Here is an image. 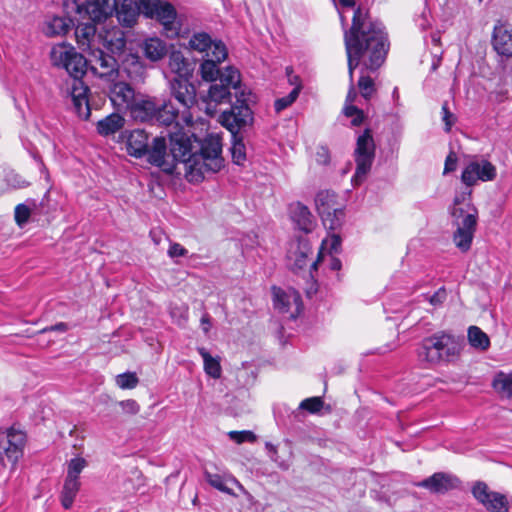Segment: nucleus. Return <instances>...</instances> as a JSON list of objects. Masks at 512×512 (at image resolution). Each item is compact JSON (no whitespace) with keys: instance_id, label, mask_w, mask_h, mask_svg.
Instances as JSON below:
<instances>
[{"instance_id":"nucleus-1","label":"nucleus","mask_w":512,"mask_h":512,"mask_svg":"<svg viewBox=\"0 0 512 512\" xmlns=\"http://www.w3.org/2000/svg\"><path fill=\"white\" fill-rule=\"evenodd\" d=\"M344 42L351 82L346 103L351 105L357 96L352 84L354 69L361 61L368 70L378 69L385 60L389 44L382 24L367 21L360 8L355 9L352 26L344 32Z\"/></svg>"},{"instance_id":"nucleus-2","label":"nucleus","mask_w":512,"mask_h":512,"mask_svg":"<svg viewBox=\"0 0 512 512\" xmlns=\"http://www.w3.org/2000/svg\"><path fill=\"white\" fill-rule=\"evenodd\" d=\"M222 143L218 135H208L199 151H193L191 138L184 133L174 134L170 138V155L177 164L183 165L185 178L191 183L201 182L206 175L221 170L224 159L221 156Z\"/></svg>"},{"instance_id":"nucleus-3","label":"nucleus","mask_w":512,"mask_h":512,"mask_svg":"<svg viewBox=\"0 0 512 512\" xmlns=\"http://www.w3.org/2000/svg\"><path fill=\"white\" fill-rule=\"evenodd\" d=\"M52 65L67 71L69 78L65 81L62 92L72 100L77 115L87 120L91 114L88 101V87L82 81L87 71V60L76 49L66 43L54 45L50 52Z\"/></svg>"},{"instance_id":"nucleus-4","label":"nucleus","mask_w":512,"mask_h":512,"mask_svg":"<svg viewBox=\"0 0 512 512\" xmlns=\"http://www.w3.org/2000/svg\"><path fill=\"white\" fill-rule=\"evenodd\" d=\"M461 350L458 337L446 332H437L422 340L417 349V356L420 362L436 366L453 361L460 355Z\"/></svg>"},{"instance_id":"nucleus-5","label":"nucleus","mask_w":512,"mask_h":512,"mask_svg":"<svg viewBox=\"0 0 512 512\" xmlns=\"http://www.w3.org/2000/svg\"><path fill=\"white\" fill-rule=\"evenodd\" d=\"M192 51L202 55L200 73L204 80H214L219 74L218 65L227 58V48L221 41H214L205 32L194 33L188 42Z\"/></svg>"},{"instance_id":"nucleus-6","label":"nucleus","mask_w":512,"mask_h":512,"mask_svg":"<svg viewBox=\"0 0 512 512\" xmlns=\"http://www.w3.org/2000/svg\"><path fill=\"white\" fill-rule=\"evenodd\" d=\"M236 102L229 111L220 116L221 124L235 137L237 132L253 122V112L250 108L256 102V97L250 90H240L235 93Z\"/></svg>"},{"instance_id":"nucleus-7","label":"nucleus","mask_w":512,"mask_h":512,"mask_svg":"<svg viewBox=\"0 0 512 512\" xmlns=\"http://www.w3.org/2000/svg\"><path fill=\"white\" fill-rule=\"evenodd\" d=\"M219 80V83H213L205 97V102L207 103V112L212 113L210 108L211 104L215 105L225 103L229 100L231 92L230 90L233 88L236 92L243 90L240 86L241 79L240 73L234 67L228 66L224 71L219 70V74L216 79L213 81Z\"/></svg>"},{"instance_id":"nucleus-8","label":"nucleus","mask_w":512,"mask_h":512,"mask_svg":"<svg viewBox=\"0 0 512 512\" xmlns=\"http://www.w3.org/2000/svg\"><path fill=\"white\" fill-rule=\"evenodd\" d=\"M375 158V143L372 133L366 129L363 134L359 135L356 141L354 151V160L356 170L352 177L354 186L361 185L369 174Z\"/></svg>"},{"instance_id":"nucleus-9","label":"nucleus","mask_w":512,"mask_h":512,"mask_svg":"<svg viewBox=\"0 0 512 512\" xmlns=\"http://www.w3.org/2000/svg\"><path fill=\"white\" fill-rule=\"evenodd\" d=\"M26 434L19 429L9 428L0 430V463L12 468L23 456Z\"/></svg>"},{"instance_id":"nucleus-10","label":"nucleus","mask_w":512,"mask_h":512,"mask_svg":"<svg viewBox=\"0 0 512 512\" xmlns=\"http://www.w3.org/2000/svg\"><path fill=\"white\" fill-rule=\"evenodd\" d=\"M67 11L75 10L80 18L101 23L111 17L116 8V0H89L79 4L76 0H69L64 3Z\"/></svg>"},{"instance_id":"nucleus-11","label":"nucleus","mask_w":512,"mask_h":512,"mask_svg":"<svg viewBox=\"0 0 512 512\" xmlns=\"http://www.w3.org/2000/svg\"><path fill=\"white\" fill-rule=\"evenodd\" d=\"M471 212L464 214L462 208L453 209V216L457 221V230L453 240L457 248L466 252L470 249L477 224V210L472 208Z\"/></svg>"},{"instance_id":"nucleus-12","label":"nucleus","mask_w":512,"mask_h":512,"mask_svg":"<svg viewBox=\"0 0 512 512\" xmlns=\"http://www.w3.org/2000/svg\"><path fill=\"white\" fill-rule=\"evenodd\" d=\"M144 15L156 18L163 26L168 36L177 35L175 26L176 11L168 2L162 0H142Z\"/></svg>"},{"instance_id":"nucleus-13","label":"nucleus","mask_w":512,"mask_h":512,"mask_svg":"<svg viewBox=\"0 0 512 512\" xmlns=\"http://www.w3.org/2000/svg\"><path fill=\"white\" fill-rule=\"evenodd\" d=\"M496 175V167L490 161L484 158H474L462 171L461 180L467 187H471L479 181H493Z\"/></svg>"},{"instance_id":"nucleus-14","label":"nucleus","mask_w":512,"mask_h":512,"mask_svg":"<svg viewBox=\"0 0 512 512\" xmlns=\"http://www.w3.org/2000/svg\"><path fill=\"white\" fill-rule=\"evenodd\" d=\"M92 58L90 59L91 70L95 75L106 78L109 81H115L120 75V70L116 59L104 53L99 48L90 51Z\"/></svg>"},{"instance_id":"nucleus-15","label":"nucleus","mask_w":512,"mask_h":512,"mask_svg":"<svg viewBox=\"0 0 512 512\" xmlns=\"http://www.w3.org/2000/svg\"><path fill=\"white\" fill-rule=\"evenodd\" d=\"M273 303L279 312L287 313L291 318H296L302 311L301 296L292 288L283 290L273 287Z\"/></svg>"},{"instance_id":"nucleus-16","label":"nucleus","mask_w":512,"mask_h":512,"mask_svg":"<svg viewBox=\"0 0 512 512\" xmlns=\"http://www.w3.org/2000/svg\"><path fill=\"white\" fill-rule=\"evenodd\" d=\"M474 498L488 511L502 510L508 508V500L504 494L489 489L485 482L478 481L472 487Z\"/></svg>"},{"instance_id":"nucleus-17","label":"nucleus","mask_w":512,"mask_h":512,"mask_svg":"<svg viewBox=\"0 0 512 512\" xmlns=\"http://www.w3.org/2000/svg\"><path fill=\"white\" fill-rule=\"evenodd\" d=\"M148 161L159 167L162 171L167 174H173L174 160L171 159L170 152H166V142L164 138L156 137L153 140L151 149H148Z\"/></svg>"},{"instance_id":"nucleus-18","label":"nucleus","mask_w":512,"mask_h":512,"mask_svg":"<svg viewBox=\"0 0 512 512\" xmlns=\"http://www.w3.org/2000/svg\"><path fill=\"white\" fill-rule=\"evenodd\" d=\"M416 485L418 487H422L429 490L431 493L445 494L448 491L457 488L459 485V480L457 477L451 474L437 472L434 473L432 476L417 483Z\"/></svg>"},{"instance_id":"nucleus-19","label":"nucleus","mask_w":512,"mask_h":512,"mask_svg":"<svg viewBox=\"0 0 512 512\" xmlns=\"http://www.w3.org/2000/svg\"><path fill=\"white\" fill-rule=\"evenodd\" d=\"M142 0H121L114 10L119 23L124 27H132L140 13L144 14Z\"/></svg>"},{"instance_id":"nucleus-20","label":"nucleus","mask_w":512,"mask_h":512,"mask_svg":"<svg viewBox=\"0 0 512 512\" xmlns=\"http://www.w3.org/2000/svg\"><path fill=\"white\" fill-rule=\"evenodd\" d=\"M110 87V100L117 109H129L136 99L134 89L130 84L124 82L122 79L119 81H112Z\"/></svg>"},{"instance_id":"nucleus-21","label":"nucleus","mask_w":512,"mask_h":512,"mask_svg":"<svg viewBox=\"0 0 512 512\" xmlns=\"http://www.w3.org/2000/svg\"><path fill=\"white\" fill-rule=\"evenodd\" d=\"M171 93L178 105L183 108V113L191 108L196 101L195 87L187 80L175 78L171 81Z\"/></svg>"},{"instance_id":"nucleus-22","label":"nucleus","mask_w":512,"mask_h":512,"mask_svg":"<svg viewBox=\"0 0 512 512\" xmlns=\"http://www.w3.org/2000/svg\"><path fill=\"white\" fill-rule=\"evenodd\" d=\"M312 253L309 241L298 238L289 243L287 259L292 269H302L307 265V258Z\"/></svg>"},{"instance_id":"nucleus-23","label":"nucleus","mask_w":512,"mask_h":512,"mask_svg":"<svg viewBox=\"0 0 512 512\" xmlns=\"http://www.w3.org/2000/svg\"><path fill=\"white\" fill-rule=\"evenodd\" d=\"M289 214L293 223L298 229L308 233L314 227V217L309 208L300 202H295L289 206Z\"/></svg>"},{"instance_id":"nucleus-24","label":"nucleus","mask_w":512,"mask_h":512,"mask_svg":"<svg viewBox=\"0 0 512 512\" xmlns=\"http://www.w3.org/2000/svg\"><path fill=\"white\" fill-rule=\"evenodd\" d=\"M118 78L123 79V75L135 83L141 82L145 78L146 69L137 55L130 54L123 61Z\"/></svg>"},{"instance_id":"nucleus-25","label":"nucleus","mask_w":512,"mask_h":512,"mask_svg":"<svg viewBox=\"0 0 512 512\" xmlns=\"http://www.w3.org/2000/svg\"><path fill=\"white\" fill-rule=\"evenodd\" d=\"M129 110L134 119L141 122L150 121L156 119L158 104L151 99L136 98Z\"/></svg>"},{"instance_id":"nucleus-26","label":"nucleus","mask_w":512,"mask_h":512,"mask_svg":"<svg viewBox=\"0 0 512 512\" xmlns=\"http://www.w3.org/2000/svg\"><path fill=\"white\" fill-rule=\"evenodd\" d=\"M95 23H80L76 26L75 36L78 45L84 51H91L95 49L96 42H99L98 35H96Z\"/></svg>"},{"instance_id":"nucleus-27","label":"nucleus","mask_w":512,"mask_h":512,"mask_svg":"<svg viewBox=\"0 0 512 512\" xmlns=\"http://www.w3.org/2000/svg\"><path fill=\"white\" fill-rule=\"evenodd\" d=\"M492 44L498 54L512 56V33L505 25L495 26Z\"/></svg>"},{"instance_id":"nucleus-28","label":"nucleus","mask_w":512,"mask_h":512,"mask_svg":"<svg viewBox=\"0 0 512 512\" xmlns=\"http://www.w3.org/2000/svg\"><path fill=\"white\" fill-rule=\"evenodd\" d=\"M141 50L148 60L157 62L167 55L168 46L164 40L158 37H150L142 42Z\"/></svg>"},{"instance_id":"nucleus-29","label":"nucleus","mask_w":512,"mask_h":512,"mask_svg":"<svg viewBox=\"0 0 512 512\" xmlns=\"http://www.w3.org/2000/svg\"><path fill=\"white\" fill-rule=\"evenodd\" d=\"M127 151L134 157H142L148 151V135L144 130L135 129L127 139Z\"/></svg>"},{"instance_id":"nucleus-30","label":"nucleus","mask_w":512,"mask_h":512,"mask_svg":"<svg viewBox=\"0 0 512 512\" xmlns=\"http://www.w3.org/2000/svg\"><path fill=\"white\" fill-rule=\"evenodd\" d=\"M72 26H74V20L66 17L52 16L45 20L43 32L50 37L61 36L65 35Z\"/></svg>"},{"instance_id":"nucleus-31","label":"nucleus","mask_w":512,"mask_h":512,"mask_svg":"<svg viewBox=\"0 0 512 512\" xmlns=\"http://www.w3.org/2000/svg\"><path fill=\"white\" fill-rule=\"evenodd\" d=\"M99 42H103V46L112 53H119L126 46L125 35L119 28L105 31L104 34H98Z\"/></svg>"},{"instance_id":"nucleus-32","label":"nucleus","mask_w":512,"mask_h":512,"mask_svg":"<svg viewBox=\"0 0 512 512\" xmlns=\"http://www.w3.org/2000/svg\"><path fill=\"white\" fill-rule=\"evenodd\" d=\"M205 479L212 487L221 492L234 495L232 490L228 487V483H230L237 486L243 493L247 494V491L244 489L242 484L232 475L222 476L219 474L205 472Z\"/></svg>"},{"instance_id":"nucleus-33","label":"nucleus","mask_w":512,"mask_h":512,"mask_svg":"<svg viewBox=\"0 0 512 512\" xmlns=\"http://www.w3.org/2000/svg\"><path fill=\"white\" fill-rule=\"evenodd\" d=\"M124 125V118L117 114L112 113L104 119L97 122V132L101 136H109L118 132Z\"/></svg>"},{"instance_id":"nucleus-34","label":"nucleus","mask_w":512,"mask_h":512,"mask_svg":"<svg viewBox=\"0 0 512 512\" xmlns=\"http://www.w3.org/2000/svg\"><path fill=\"white\" fill-rule=\"evenodd\" d=\"M315 205L320 216L330 213V210L337 208V196L333 191L324 190L317 193Z\"/></svg>"},{"instance_id":"nucleus-35","label":"nucleus","mask_w":512,"mask_h":512,"mask_svg":"<svg viewBox=\"0 0 512 512\" xmlns=\"http://www.w3.org/2000/svg\"><path fill=\"white\" fill-rule=\"evenodd\" d=\"M79 489V479H65L61 494V503L65 509H69L72 506Z\"/></svg>"},{"instance_id":"nucleus-36","label":"nucleus","mask_w":512,"mask_h":512,"mask_svg":"<svg viewBox=\"0 0 512 512\" xmlns=\"http://www.w3.org/2000/svg\"><path fill=\"white\" fill-rule=\"evenodd\" d=\"M468 340L473 348L480 351H486L490 346V339L488 335L477 326L469 327Z\"/></svg>"},{"instance_id":"nucleus-37","label":"nucleus","mask_w":512,"mask_h":512,"mask_svg":"<svg viewBox=\"0 0 512 512\" xmlns=\"http://www.w3.org/2000/svg\"><path fill=\"white\" fill-rule=\"evenodd\" d=\"M180 112V108L176 107L171 101L158 104L156 120L164 125L173 123Z\"/></svg>"},{"instance_id":"nucleus-38","label":"nucleus","mask_w":512,"mask_h":512,"mask_svg":"<svg viewBox=\"0 0 512 512\" xmlns=\"http://www.w3.org/2000/svg\"><path fill=\"white\" fill-rule=\"evenodd\" d=\"M169 68L180 78L189 73V63L180 51H172L169 55Z\"/></svg>"},{"instance_id":"nucleus-39","label":"nucleus","mask_w":512,"mask_h":512,"mask_svg":"<svg viewBox=\"0 0 512 512\" xmlns=\"http://www.w3.org/2000/svg\"><path fill=\"white\" fill-rule=\"evenodd\" d=\"M492 385L501 396L512 397V373L499 372Z\"/></svg>"},{"instance_id":"nucleus-40","label":"nucleus","mask_w":512,"mask_h":512,"mask_svg":"<svg viewBox=\"0 0 512 512\" xmlns=\"http://www.w3.org/2000/svg\"><path fill=\"white\" fill-rule=\"evenodd\" d=\"M199 354L203 358L205 372L214 379L221 376V366L219 360L212 357L205 348H198Z\"/></svg>"},{"instance_id":"nucleus-41","label":"nucleus","mask_w":512,"mask_h":512,"mask_svg":"<svg viewBox=\"0 0 512 512\" xmlns=\"http://www.w3.org/2000/svg\"><path fill=\"white\" fill-rule=\"evenodd\" d=\"M329 212L330 213L321 216L323 224L326 228L330 230H336L343 223L344 210L341 207H337L333 210H330Z\"/></svg>"},{"instance_id":"nucleus-42","label":"nucleus","mask_w":512,"mask_h":512,"mask_svg":"<svg viewBox=\"0 0 512 512\" xmlns=\"http://www.w3.org/2000/svg\"><path fill=\"white\" fill-rule=\"evenodd\" d=\"M233 138V143L231 147V154L233 162L237 165H241L246 160V148L242 141V139L237 138V134Z\"/></svg>"},{"instance_id":"nucleus-43","label":"nucleus","mask_w":512,"mask_h":512,"mask_svg":"<svg viewBox=\"0 0 512 512\" xmlns=\"http://www.w3.org/2000/svg\"><path fill=\"white\" fill-rule=\"evenodd\" d=\"M115 382L121 389H133L138 385L139 379L136 373L126 372L116 376Z\"/></svg>"},{"instance_id":"nucleus-44","label":"nucleus","mask_w":512,"mask_h":512,"mask_svg":"<svg viewBox=\"0 0 512 512\" xmlns=\"http://www.w3.org/2000/svg\"><path fill=\"white\" fill-rule=\"evenodd\" d=\"M87 466V461L84 458L76 457L68 462L67 476L70 479H79L80 473Z\"/></svg>"},{"instance_id":"nucleus-45","label":"nucleus","mask_w":512,"mask_h":512,"mask_svg":"<svg viewBox=\"0 0 512 512\" xmlns=\"http://www.w3.org/2000/svg\"><path fill=\"white\" fill-rule=\"evenodd\" d=\"M300 90L301 85L297 84L287 96L277 99L274 104L275 110L280 112L290 106L299 96Z\"/></svg>"},{"instance_id":"nucleus-46","label":"nucleus","mask_w":512,"mask_h":512,"mask_svg":"<svg viewBox=\"0 0 512 512\" xmlns=\"http://www.w3.org/2000/svg\"><path fill=\"white\" fill-rule=\"evenodd\" d=\"M358 87H359L361 95L366 100H369L375 92L374 82L368 76L362 75L360 77V79L358 81Z\"/></svg>"},{"instance_id":"nucleus-47","label":"nucleus","mask_w":512,"mask_h":512,"mask_svg":"<svg viewBox=\"0 0 512 512\" xmlns=\"http://www.w3.org/2000/svg\"><path fill=\"white\" fill-rule=\"evenodd\" d=\"M323 405L324 402L320 397H311L303 400L299 405V409L306 410L314 414L319 412Z\"/></svg>"},{"instance_id":"nucleus-48","label":"nucleus","mask_w":512,"mask_h":512,"mask_svg":"<svg viewBox=\"0 0 512 512\" xmlns=\"http://www.w3.org/2000/svg\"><path fill=\"white\" fill-rule=\"evenodd\" d=\"M470 196L471 190L463 191L455 196L454 198V209L462 208L464 210V214L467 212H471L473 207H470Z\"/></svg>"},{"instance_id":"nucleus-49","label":"nucleus","mask_w":512,"mask_h":512,"mask_svg":"<svg viewBox=\"0 0 512 512\" xmlns=\"http://www.w3.org/2000/svg\"><path fill=\"white\" fill-rule=\"evenodd\" d=\"M170 314L179 326H184L188 319V307L186 305L173 306Z\"/></svg>"},{"instance_id":"nucleus-50","label":"nucleus","mask_w":512,"mask_h":512,"mask_svg":"<svg viewBox=\"0 0 512 512\" xmlns=\"http://www.w3.org/2000/svg\"><path fill=\"white\" fill-rule=\"evenodd\" d=\"M343 111H344L345 116L352 118L351 123L353 126H359L362 123L363 112L361 110H359L356 106H354L352 104L351 105L346 104Z\"/></svg>"},{"instance_id":"nucleus-51","label":"nucleus","mask_w":512,"mask_h":512,"mask_svg":"<svg viewBox=\"0 0 512 512\" xmlns=\"http://www.w3.org/2000/svg\"><path fill=\"white\" fill-rule=\"evenodd\" d=\"M228 435L230 439L237 443L254 442L256 440V436L251 431H230Z\"/></svg>"},{"instance_id":"nucleus-52","label":"nucleus","mask_w":512,"mask_h":512,"mask_svg":"<svg viewBox=\"0 0 512 512\" xmlns=\"http://www.w3.org/2000/svg\"><path fill=\"white\" fill-rule=\"evenodd\" d=\"M30 216V209L24 205L19 204L15 208V220L18 223V225L22 226L28 221V218Z\"/></svg>"},{"instance_id":"nucleus-53","label":"nucleus","mask_w":512,"mask_h":512,"mask_svg":"<svg viewBox=\"0 0 512 512\" xmlns=\"http://www.w3.org/2000/svg\"><path fill=\"white\" fill-rule=\"evenodd\" d=\"M119 406L122 408V410L125 413L130 414V415H135L140 410L139 404L133 399L120 401Z\"/></svg>"},{"instance_id":"nucleus-54","label":"nucleus","mask_w":512,"mask_h":512,"mask_svg":"<svg viewBox=\"0 0 512 512\" xmlns=\"http://www.w3.org/2000/svg\"><path fill=\"white\" fill-rule=\"evenodd\" d=\"M167 253L171 258L184 257L188 254V250L179 243H171Z\"/></svg>"},{"instance_id":"nucleus-55","label":"nucleus","mask_w":512,"mask_h":512,"mask_svg":"<svg viewBox=\"0 0 512 512\" xmlns=\"http://www.w3.org/2000/svg\"><path fill=\"white\" fill-rule=\"evenodd\" d=\"M266 449L268 450V453H269V456L271 458V460L275 463L278 464V466L281 468V469H288L289 468V465L285 462H279L278 461V456H277V449L276 447L271 444V443H266Z\"/></svg>"},{"instance_id":"nucleus-56","label":"nucleus","mask_w":512,"mask_h":512,"mask_svg":"<svg viewBox=\"0 0 512 512\" xmlns=\"http://www.w3.org/2000/svg\"><path fill=\"white\" fill-rule=\"evenodd\" d=\"M428 301L433 306L441 305L446 299V291L443 288H440L436 291L432 296H429Z\"/></svg>"},{"instance_id":"nucleus-57","label":"nucleus","mask_w":512,"mask_h":512,"mask_svg":"<svg viewBox=\"0 0 512 512\" xmlns=\"http://www.w3.org/2000/svg\"><path fill=\"white\" fill-rule=\"evenodd\" d=\"M354 6H355L354 0H340L339 1L338 12H339V16H340L341 23H342L343 27L346 25L344 9L345 8H347V9L354 8Z\"/></svg>"},{"instance_id":"nucleus-58","label":"nucleus","mask_w":512,"mask_h":512,"mask_svg":"<svg viewBox=\"0 0 512 512\" xmlns=\"http://www.w3.org/2000/svg\"><path fill=\"white\" fill-rule=\"evenodd\" d=\"M442 112H443V121L445 123V130L448 132V131H450V129L454 123V115L448 110L447 103L443 104Z\"/></svg>"},{"instance_id":"nucleus-59","label":"nucleus","mask_w":512,"mask_h":512,"mask_svg":"<svg viewBox=\"0 0 512 512\" xmlns=\"http://www.w3.org/2000/svg\"><path fill=\"white\" fill-rule=\"evenodd\" d=\"M457 157L454 152H451L445 161L444 174L450 173L456 169Z\"/></svg>"},{"instance_id":"nucleus-60","label":"nucleus","mask_w":512,"mask_h":512,"mask_svg":"<svg viewBox=\"0 0 512 512\" xmlns=\"http://www.w3.org/2000/svg\"><path fill=\"white\" fill-rule=\"evenodd\" d=\"M316 161L319 164L326 165L330 161L329 151L325 147H320L316 152Z\"/></svg>"},{"instance_id":"nucleus-61","label":"nucleus","mask_w":512,"mask_h":512,"mask_svg":"<svg viewBox=\"0 0 512 512\" xmlns=\"http://www.w3.org/2000/svg\"><path fill=\"white\" fill-rule=\"evenodd\" d=\"M490 99L494 102L502 103L508 99V91L503 89L494 91L490 94Z\"/></svg>"},{"instance_id":"nucleus-62","label":"nucleus","mask_w":512,"mask_h":512,"mask_svg":"<svg viewBox=\"0 0 512 512\" xmlns=\"http://www.w3.org/2000/svg\"><path fill=\"white\" fill-rule=\"evenodd\" d=\"M68 330V325L64 322H60V323H57L55 325H52V326H49V327H45L44 329H42L40 332L41 333H46V332H49V331H57V332H66Z\"/></svg>"},{"instance_id":"nucleus-63","label":"nucleus","mask_w":512,"mask_h":512,"mask_svg":"<svg viewBox=\"0 0 512 512\" xmlns=\"http://www.w3.org/2000/svg\"><path fill=\"white\" fill-rule=\"evenodd\" d=\"M201 326L204 333H208L211 327L210 317L208 314H205L201 318Z\"/></svg>"},{"instance_id":"nucleus-64","label":"nucleus","mask_w":512,"mask_h":512,"mask_svg":"<svg viewBox=\"0 0 512 512\" xmlns=\"http://www.w3.org/2000/svg\"><path fill=\"white\" fill-rule=\"evenodd\" d=\"M340 237L337 235H332L331 237V243H330V250L333 252H337L340 247Z\"/></svg>"}]
</instances>
